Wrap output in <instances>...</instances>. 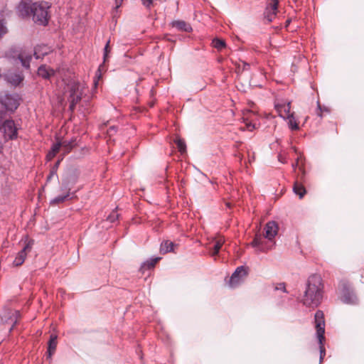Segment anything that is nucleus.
Wrapping results in <instances>:
<instances>
[{
  "label": "nucleus",
  "mask_w": 364,
  "mask_h": 364,
  "mask_svg": "<svg viewBox=\"0 0 364 364\" xmlns=\"http://www.w3.org/2000/svg\"><path fill=\"white\" fill-rule=\"evenodd\" d=\"M57 336L55 334H52L50 336V340L48 343V357L50 358L52 355L55 353L56 347H57Z\"/></svg>",
  "instance_id": "19"
},
{
  "label": "nucleus",
  "mask_w": 364,
  "mask_h": 364,
  "mask_svg": "<svg viewBox=\"0 0 364 364\" xmlns=\"http://www.w3.org/2000/svg\"><path fill=\"white\" fill-rule=\"evenodd\" d=\"M122 1L123 0H115L117 9L121 6Z\"/></svg>",
  "instance_id": "39"
},
{
  "label": "nucleus",
  "mask_w": 364,
  "mask_h": 364,
  "mask_svg": "<svg viewBox=\"0 0 364 364\" xmlns=\"http://www.w3.org/2000/svg\"><path fill=\"white\" fill-rule=\"evenodd\" d=\"M159 257L150 258L145 261L141 266V270L151 269L154 268L156 264L161 259Z\"/></svg>",
  "instance_id": "21"
},
{
  "label": "nucleus",
  "mask_w": 364,
  "mask_h": 364,
  "mask_svg": "<svg viewBox=\"0 0 364 364\" xmlns=\"http://www.w3.org/2000/svg\"><path fill=\"white\" fill-rule=\"evenodd\" d=\"M70 196V192L68 191L65 195L63 196H58L53 198L50 201V204L52 205H58L60 203H63L65 200H66Z\"/></svg>",
  "instance_id": "27"
},
{
  "label": "nucleus",
  "mask_w": 364,
  "mask_h": 364,
  "mask_svg": "<svg viewBox=\"0 0 364 364\" xmlns=\"http://www.w3.org/2000/svg\"><path fill=\"white\" fill-rule=\"evenodd\" d=\"M115 131L114 127H109L108 132L111 134L112 132Z\"/></svg>",
  "instance_id": "40"
},
{
  "label": "nucleus",
  "mask_w": 364,
  "mask_h": 364,
  "mask_svg": "<svg viewBox=\"0 0 364 364\" xmlns=\"http://www.w3.org/2000/svg\"><path fill=\"white\" fill-rule=\"evenodd\" d=\"M3 117H4V112L0 111V122H1Z\"/></svg>",
  "instance_id": "43"
},
{
  "label": "nucleus",
  "mask_w": 364,
  "mask_h": 364,
  "mask_svg": "<svg viewBox=\"0 0 364 364\" xmlns=\"http://www.w3.org/2000/svg\"><path fill=\"white\" fill-rule=\"evenodd\" d=\"M255 129V125L251 122H246V129L252 131Z\"/></svg>",
  "instance_id": "37"
},
{
  "label": "nucleus",
  "mask_w": 364,
  "mask_h": 364,
  "mask_svg": "<svg viewBox=\"0 0 364 364\" xmlns=\"http://www.w3.org/2000/svg\"><path fill=\"white\" fill-rule=\"evenodd\" d=\"M84 86L77 81H70L66 87L65 94L70 102L69 109L73 112L76 105L81 100L83 94Z\"/></svg>",
  "instance_id": "4"
},
{
  "label": "nucleus",
  "mask_w": 364,
  "mask_h": 364,
  "mask_svg": "<svg viewBox=\"0 0 364 364\" xmlns=\"http://www.w3.org/2000/svg\"><path fill=\"white\" fill-rule=\"evenodd\" d=\"M323 113H330V109L326 107H321L319 101H318L316 114L318 117H322Z\"/></svg>",
  "instance_id": "29"
},
{
  "label": "nucleus",
  "mask_w": 364,
  "mask_h": 364,
  "mask_svg": "<svg viewBox=\"0 0 364 364\" xmlns=\"http://www.w3.org/2000/svg\"><path fill=\"white\" fill-rule=\"evenodd\" d=\"M250 68V65L245 61H242L241 63H239L237 65V71L242 72L244 70H248Z\"/></svg>",
  "instance_id": "30"
},
{
  "label": "nucleus",
  "mask_w": 364,
  "mask_h": 364,
  "mask_svg": "<svg viewBox=\"0 0 364 364\" xmlns=\"http://www.w3.org/2000/svg\"><path fill=\"white\" fill-rule=\"evenodd\" d=\"M171 26L172 27L176 28L178 31H192V27L191 24L182 20L173 21L171 23Z\"/></svg>",
  "instance_id": "15"
},
{
  "label": "nucleus",
  "mask_w": 364,
  "mask_h": 364,
  "mask_svg": "<svg viewBox=\"0 0 364 364\" xmlns=\"http://www.w3.org/2000/svg\"><path fill=\"white\" fill-rule=\"evenodd\" d=\"M47 2L32 3L22 1L18 6L19 16L26 18L32 16L33 21L41 26L48 23V9Z\"/></svg>",
  "instance_id": "2"
},
{
  "label": "nucleus",
  "mask_w": 364,
  "mask_h": 364,
  "mask_svg": "<svg viewBox=\"0 0 364 364\" xmlns=\"http://www.w3.org/2000/svg\"><path fill=\"white\" fill-rule=\"evenodd\" d=\"M118 217V213L116 211H112L107 217V220L110 223H114L116 220H117Z\"/></svg>",
  "instance_id": "32"
},
{
  "label": "nucleus",
  "mask_w": 364,
  "mask_h": 364,
  "mask_svg": "<svg viewBox=\"0 0 364 364\" xmlns=\"http://www.w3.org/2000/svg\"><path fill=\"white\" fill-rule=\"evenodd\" d=\"M50 52L51 49L50 47L46 45H40L35 48L33 55L36 59H38L43 58Z\"/></svg>",
  "instance_id": "16"
},
{
  "label": "nucleus",
  "mask_w": 364,
  "mask_h": 364,
  "mask_svg": "<svg viewBox=\"0 0 364 364\" xmlns=\"http://www.w3.org/2000/svg\"><path fill=\"white\" fill-rule=\"evenodd\" d=\"M278 0H267L264 13V19L267 23H271L275 18L278 11Z\"/></svg>",
  "instance_id": "10"
},
{
  "label": "nucleus",
  "mask_w": 364,
  "mask_h": 364,
  "mask_svg": "<svg viewBox=\"0 0 364 364\" xmlns=\"http://www.w3.org/2000/svg\"><path fill=\"white\" fill-rule=\"evenodd\" d=\"M301 162H302L301 156H298L296 162L292 164V168L294 171H296V168H299V171L301 173V176H299L300 180L302 181L303 178H304V176H305V171H304L303 164H301Z\"/></svg>",
  "instance_id": "23"
},
{
  "label": "nucleus",
  "mask_w": 364,
  "mask_h": 364,
  "mask_svg": "<svg viewBox=\"0 0 364 364\" xmlns=\"http://www.w3.org/2000/svg\"><path fill=\"white\" fill-rule=\"evenodd\" d=\"M6 80L14 86L18 85L23 80L21 73L8 72L4 76Z\"/></svg>",
  "instance_id": "12"
},
{
  "label": "nucleus",
  "mask_w": 364,
  "mask_h": 364,
  "mask_svg": "<svg viewBox=\"0 0 364 364\" xmlns=\"http://www.w3.org/2000/svg\"><path fill=\"white\" fill-rule=\"evenodd\" d=\"M20 96L16 93L0 94V103L1 105L9 112H14L20 105Z\"/></svg>",
  "instance_id": "7"
},
{
  "label": "nucleus",
  "mask_w": 364,
  "mask_h": 364,
  "mask_svg": "<svg viewBox=\"0 0 364 364\" xmlns=\"http://www.w3.org/2000/svg\"><path fill=\"white\" fill-rule=\"evenodd\" d=\"M274 107L279 116L284 119H286L287 116L291 114L290 112L291 103L289 102L287 103H276Z\"/></svg>",
  "instance_id": "13"
},
{
  "label": "nucleus",
  "mask_w": 364,
  "mask_h": 364,
  "mask_svg": "<svg viewBox=\"0 0 364 364\" xmlns=\"http://www.w3.org/2000/svg\"><path fill=\"white\" fill-rule=\"evenodd\" d=\"M142 4L147 8H149L152 4V0H141Z\"/></svg>",
  "instance_id": "36"
},
{
  "label": "nucleus",
  "mask_w": 364,
  "mask_h": 364,
  "mask_svg": "<svg viewBox=\"0 0 364 364\" xmlns=\"http://www.w3.org/2000/svg\"><path fill=\"white\" fill-rule=\"evenodd\" d=\"M314 321L320 348V363H321L326 355V350L323 346V341L325 339V320L324 314L322 311L318 310L316 312L314 315Z\"/></svg>",
  "instance_id": "5"
},
{
  "label": "nucleus",
  "mask_w": 364,
  "mask_h": 364,
  "mask_svg": "<svg viewBox=\"0 0 364 364\" xmlns=\"http://www.w3.org/2000/svg\"><path fill=\"white\" fill-rule=\"evenodd\" d=\"M278 158H279V161H281L282 163H286L284 159H283L282 155H279Z\"/></svg>",
  "instance_id": "41"
},
{
  "label": "nucleus",
  "mask_w": 364,
  "mask_h": 364,
  "mask_svg": "<svg viewBox=\"0 0 364 364\" xmlns=\"http://www.w3.org/2000/svg\"><path fill=\"white\" fill-rule=\"evenodd\" d=\"M323 295V279L320 274H313L306 281L299 301L306 308L315 309L322 303Z\"/></svg>",
  "instance_id": "1"
},
{
  "label": "nucleus",
  "mask_w": 364,
  "mask_h": 364,
  "mask_svg": "<svg viewBox=\"0 0 364 364\" xmlns=\"http://www.w3.org/2000/svg\"><path fill=\"white\" fill-rule=\"evenodd\" d=\"M62 147V144L60 141H58L55 144H53L50 151L54 153L55 155L59 151L60 149Z\"/></svg>",
  "instance_id": "33"
},
{
  "label": "nucleus",
  "mask_w": 364,
  "mask_h": 364,
  "mask_svg": "<svg viewBox=\"0 0 364 364\" xmlns=\"http://www.w3.org/2000/svg\"><path fill=\"white\" fill-rule=\"evenodd\" d=\"M54 171H51L50 174L48 176L47 180L49 181L52 178V176L54 174Z\"/></svg>",
  "instance_id": "42"
},
{
  "label": "nucleus",
  "mask_w": 364,
  "mask_h": 364,
  "mask_svg": "<svg viewBox=\"0 0 364 364\" xmlns=\"http://www.w3.org/2000/svg\"><path fill=\"white\" fill-rule=\"evenodd\" d=\"M213 46L218 49V50H221L222 49L225 48L226 46L225 41L219 38H215L213 40L212 42Z\"/></svg>",
  "instance_id": "28"
},
{
  "label": "nucleus",
  "mask_w": 364,
  "mask_h": 364,
  "mask_svg": "<svg viewBox=\"0 0 364 364\" xmlns=\"http://www.w3.org/2000/svg\"><path fill=\"white\" fill-rule=\"evenodd\" d=\"M175 143L176 144L177 149L181 154H184L186 152V145L185 141L181 138H177L175 140Z\"/></svg>",
  "instance_id": "25"
},
{
  "label": "nucleus",
  "mask_w": 364,
  "mask_h": 364,
  "mask_svg": "<svg viewBox=\"0 0 364 364\" xmlns=\"http://www.w3.org/2000/svg\"><path fill=\"white\" fill-rule=\"evenodd\" d=\"M338 289L342 302L346 304H357V297L353 293L350 283L347 280H341L338 283Z\"/></svg>",
  "instance_id": "6"
},
{
  "label": "nucleus",
  "mask_w": 364,
  "mask_h": 364,
  "mask_svg": "<svg viewBox=\"0 0 364 364\" xmlns=\"http://www.w3.org/2000/svg\"><path fill=\"white\" fill-rule=\"evenodd\" d=\"M55 156V154L50 151L48 153L46 157H47L48 160H51Z\"/></svg>",
  "instance_id": "38"
},
{
  "label": "nucleus",
  "mask_w": 364,
  "mask_h": 364,
  "mask_svg": "<svg viewBox=\"0 0 364 364\" xmlns=\"http://www.w3.org/2000/svg\"><path fill=\"white\" fill-rule=\"evenodd\" d=\"M274 290L275 291H282V292L284 293H288V291H287V289H286V284L284 282H281V283H279V284H277L274 285Z\"/></svg>",
  "instance_id": "31"
},
{
  "label": "nucleus",
  "mask_w": 364,
  "mask_h": 364,
  "mask_svg": "<svg viewBox=\"0 0 364 364\" xmlns=\"http://www.w3.org/2000/svg\"><path fill=\"white\" fill-rule=\"evenodd\" d=\"M59 164H60V161H58L56 162V164H55V166H56V167H58V165H59Z\"/></svg>",
  "instance_id": "44"
},
{
  "label": "nucleus",
  "mask_w": 364,
  "mask_h": 364,
  "mask_svg": "<svg viewBox=\"0 0 364 364\" xmlns=\"http://www.w3.org/2000/svg\"><path fill=\"white\" fill-rule=\"evenodd\" d=\"M178 245L171 240H165L161 242L160 246V252L165 255L168 252H174L175 247Z\"/></svg>",
  "instance_id": "17"
},
{
  "label": "nucleus",
  "mask_w": 364,
  "mask_h": 364,
  "mask_svg": "<svg viewBox=\"0 0 364 364\" xmlns=\"http://www.w3.org/2000/svg\"><path fill=\"white\" fill-rule=\"evenodd\" d=\"M286 119H288V124L291 129L292 130H297L299 129V125L296 122V119L294 117V113H291L289 114V116H287Z\"/></svg>",
  "instance_id": "26"
},
{
  "label": "nucleus",
  "mask_w": 364,
  "mask_h": 364,
  "mask_svg": "<svg viewBox=\"0 0 364 364\" xmlns=\"http://www.w3.org/2000/svg\"><path fill=\"white\" fill-rule=\"evenodd\" d=\"M7 32V28L4 23L0 21V38L2 37Z\"/></svg>",
  "instance_id": "35"
},
{
  "label": "nucleus",
  "mask_w": 364,
  "mask_h": 364,
  "mask_svg": "<svg viewBox=\"0 0 364 364\" xmlns=\"http://www.w3.org/2000/svg\"><path fill=\"white\" fill-rule=\"evenodd\" d=\"M38 75L45 79L49 78L54 75V70L48 68L46 65H41L38 69Z\"/></svg>",
  "instance_id": "20"
},
{
  "label": "nucleus",
  "mask_w": 364,
  "mask_h": 364,
  "mask_svg": "<svg viewBox=\"0 0 364 364\" xmlns=\"http://www.w3.org/2000/svg\"><path fill=\"white\" fill-rule=\"evenodd\" d=\"M304 179L300 180V177L294 182V186H293V191L295 194L298 195L300 198H302L304 195L306 193V188L302 184V181H304Z\"/></svg>",
  "instance_id": "18"
},
{
  "label": "nucleus",
  "mask_w": 364,
  "mask_h": 364,
  "mask_svg": "<svg viewBox=\"0 0 364 364\" xmlns=\"http://www.w3.org/2000/svg\"><path fill=\"white\" fill-rule=\"evenodd\" d=\"M264 232V236L256 234L251 243L252 247H255L257 252H266L272 248V245L269 244L265 239L272 242L274 238L278 232V225L277 223L274 221L268 222L265 225Z\"/></svg>",
  "instance_id": "3"
},
{
  "label": "nucleus",
  "mask_w": 364,
  "mask_h": 364,
  "mask_svg": "<svg viewBox=\"0 0 364 364\" xmlns=\"http://www.w3.org/2000/svg\"><path fill=\"white\" fill-rule=\"evenodd\" d=\"M18 59L21 61L22 65L28 69L30 68V62L32 59L31 52H26V50H21L16 55Z\"/></svg>",
  "instance_id": "14"
},
{
  "label": "nucleus",
  "mask_w": 364,
  "mask_h": 364,
  "mask_svg": "<svg viewBox=\"0 0 364 364\" xmlns=\"http://www.w3.org/2000/svg\"><path fill=\"white\" fill-rule=\"evenodd\" d=\"M33 244L34 241L33 240H29L28 237H26L24 247L20 252H18L13 262L14 266L18 267L24 262L27 254L31 251Z\"/></svg>",
  "instance_id": "8"
},
{
  "label": "nucleus",
  "mask_w": 364,
  "mask_h": 364,
  "mask_svg": "<svg viewBox=\"0 0 364 364\" xmlns=\"http://www.w3.org/2000/svg\"><path fill=\"white\" fill-rule=\"evenodd\" d=\"M62 148L65 154L69 153L76 145V139H72L70 141H63L61 142Z\"/></svg>",
  "instance_id": "22"
},
{
  "label": "nucleus",
  "mask_w": 364,
  "mask_h": 364,
  "mask_svg": "<svg viewBox=\"0 0 364 364\" xmlns=\"http://www.w3.org/2000/svg\"><path fill=\"white\" fill-rule=\"evenodd\" d=\"M224 239L223 237H219L217 239L213 244L212 251H211V255L215 256L218 254L220 250L221 249L223 243H224Z\"/></svg>",
  "instance_id": "24"
},
{
  "label": "nucleus",
  "mask_w": 364,
  "mask_h": 364,
  "mask_svg": "<svg viewBox=\"0 0 364 364\" xmlns=\"http://www.w3.org/2000/svg\"><path fill=\"white\" fill-rule=\"evenodd\" d=\"M109 43H110V41L109 40L105 46V48H104V60L105 61L107 56H108V53L110 52V49H109Z\"/></svg>",
  "instance_id": "34"
},
{
  "label": "nucleus",
  "mask_w": 364,
  "mask_h": 364,
  "mask_svg": "<svg viewBox=\"0 0 364 364\" xmlns=\"http://www.w3.org/2000/svg\"><path fill=\"white\" fill-rule=\"evenodd\" d=\"M247 271L243 266L238 267L230 279V286L232 288L240 284L247 276Z\"/></svg>",
  "instance_id": "11"
},
{
  "label": "nucleus",
  "mask_w": 364,
  "mask_h": 364,
  "mask_svg": "<svg viewBox=\"0 0 364 364\" xmlns=\"http://www.w3.org/2000/svg\"><path fill=\"white\" fill-rule=\"evenodd\" d=\"M2 129L4 130V138L6 140H13L17 138L18 129L14 120H6L2 124Z\"/></svg>",
  "instance_id": "9"
}]
</instances>
